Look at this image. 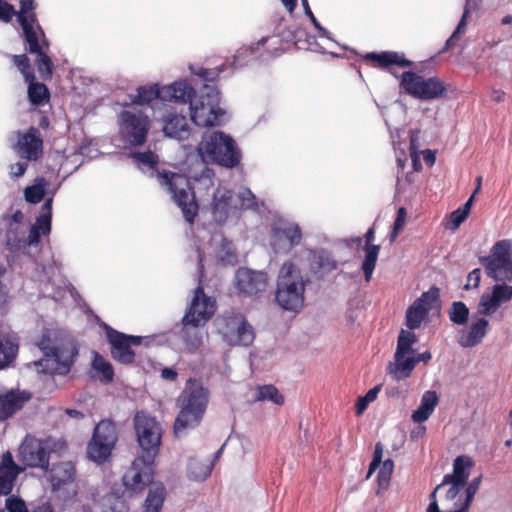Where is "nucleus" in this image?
<instances>
[{
  "label": "nucleus",
  "mask_w": 512,
  "mask_h": 512,
  "mask_svg": "<svg viewBox=\"0 0 512 512\" xmlns=\"http://www.w3.org/2000/svg\"><path fill=\"white\" fill-rule=\"evenodd\" d=\"M226 68L221 63L214 68L194 70V125L203 128L220 127L226 122V110L220 106L219 75Z\"/></svg>",
  "instance_id": "f257e3e1"
},
{
  "label": "nucleus",
  "mask_w": 512,
  "mask_h": 512,
  "mask_svg": "<svg viewBox=\"0 0 512 512\" xmlns=\"http://www.w3.org/2000/svg\"><path fill=\"white\" fill-rule=\"evenodd\" d=\"M35 345L42 353V358L32 363L38 373L65 375L70 371L77 349L63 332L45 329Z\"/></svg>",
  "instance_id": "f03ea898"
},
{
  "label": "nucleus",
  "mask_w": 512,
  "mask_h": 512,
  "mask_svg": "<svg viewBox=\"0 0 512 512\" xmlns=\"http://www.w3.org/2000/svg\"><path fill=\"white\" fill-rule=\"evenodd\" d=\"M139 169L156 178L160 186L166 188L172 194V198L178 207L181 208L185 220L192 224V211L188 190L191 189L190 180L187 176L170 171H160L157 167L158 156L152 151L138 152L131 155Z\"/></svg>",
  "instance_id": "7ed1b4c3"
},
{
  "label": "nucleus",
  "mask_w": 512,
  "mask_h": 512,
  "mask_svg": "<svg viewBox=\"0 0 512 512\" xmlns=\"http://www.w3.org/2000/svg\"><path fill=\"white\" fill-rule=\"evenodd\" d=\"M203 162L234 168L241 162V151L235 140L219 130H207L196 147Z\"/></svg>",
  "instance_id": "20e7f679"
},
{
  "label": "nucleus",
  "mask_w": 512,
  "mask_h": 512,
  "mask_svg": "<svg viewBox=\"0 0 512 512\" xmlns=\"http://www.w3.org/2000/svg\"><path fill=\"white\" fill-rule=\"evenodd\" d=\"M306 282L300 269L292 262H284L279 270L275 301L285 311L298 312L304 305Z\"/></svg>",
  "instance_id": "39448f33"
},
{
  "label": "nucleus",
  "mask_w": 512,
  "mask_h": 512,
  "mask_svg": "<svg viewBox=\"0 0 512 512\" xmlns=\"http://www.w3.org/2000/svg\"><path fill=\"white\" fill-rule=\"evenodd\" d=\"M399 79V87L405 94L422 101L444 98L449 88L437 76L424 77L413 71H404Z\"/></svg>",
  "instance_id": "423d86ee"
},
{
  "label": "nucleus",
  "mask_w": 512,
  "mask_h": 512,
  "mask_svg": "<svg viewBox=\"0 0 512 512\" xmlns=\"http://www.w3.org/2000/svg\"><path fill=\"white\" fill-rule=\"evenodd\" d=\"M217 332L229 346H249L255 339L254 329L241 313L226 312L215 320Z\"/></svg>",
  "instance_id": "0eeeda50"
},
{
  "label": "nucleus",
  "mask_w": 512,
  "mask_h": 512,
  "mask_svg": "<svg viewBox=\"0 0 512 512\" xmlns=\"http://www.w3.org/2000/svg\"><path fill=\"white\" fill-rule=\"evenodd\" d=\"M187 103L189 114L192 117V86L187 81H175L170 85L143 86L138 89L137 104L150 103L153 100Z\"/></svg>",
  "instance_id": "6e6552de"
},
{
  "label": "nucleus",
  "mask_w": 512,
  "mask_h": 512,
  "mask_svg": "<svg viewBox=\"0 0 512 512\" xmlns=\"http://www.w3.org/2000/svg\"><path fill=\"white\" fill-rule=\"evenodd\" d=\"M134 428L138 444L142 449L141 456H145L147 462H154L161 445L162 428L160 423L154 417L141 411L134 417Z\"/></svg>",
  "instance_id": "1a4fd4ad"
},
{
  "label": "nucleus",
  "mask_w": 512,
  "mask_h": 512,
  "mask_svg": "<svg viewBox=\"0 0 512 512\" xmlns=\"http://www.w3.org/2000/svg\"><path fill=\"white\" fill-rule=\"evenodd\" d=\"M486 274L495 281L512 280V241L503 239L497 241L491 248L490 254L481 258Z\"/></svg>",
  "instance_id": "9d476101"
},
{
  "label": "nucleus",
  "mask_w": 512,
  "mask_h": 512,
  "mask_svg": "<svg viewBox=\"0 0 512 512\" xmlns=\"http://www.w3.org/2000/svg\"><path fill=\"white\" fill-rule=\"evenodd\" d=\"M417 342V336L411 330L401 329L398 338L394 361L389 362L387 371L397 381L410 377L413 371V360L410 355L415 353L413 345Z\"/></svg>",
  "instance_id": "9b49d317"
},
{
  "label": "nucleus",
  "mask_w": 512,
  "mask_h": 512,
  "mask_svg": "<svg viewBox=\"0 0 512 512\" xmlns=\"http://www.w3.org/2000/svg\"><path fill=\"white\" fill-rule=\"evenodd\" d=\"M120 134L133 146H140L146 141L149 129L148 117L136 108L124 110L119 118Z\"/></svg>",
  "instance_id": "f8f14e48"
},
{
  "label": "nucleus",
  "mask_w": 512,
  "mask_h": 512,
  "mask_svg": "<svg viewBox=\"0 0 512 512\" xmlns=\"http://www.w3.org/2000/svg\"><path fill=\"white\" fill-rule=\"evenodd\" d=\"M116 441L117 431L115 424L108 420L99 422L87 447L89 459L97 463L104 462L111 454Z\"/></svg>",
  "instance_id": "ddd939ff"
},
{
  "label": "nucleus",
  "mask_w": 512,
  "mask_h": 512,
  "mask_svg": "<svg viewBox=\"0 0 512 512\" xmlns=\"http://www.w3.org/2000/svg\"><path fill=\"white\" fill-rule=\"evenodd\" d=\"M474 461L470 456L460 455L453 461V472L443 477L442 485H449L446 500H455L467 484Z\"/></svg>",
  "instance_id": "4468645a"
},
{
  "label": "nucleus",
  "mask_w": 512,
  "mask_h": 512,
  "mask_svg": "<svg viewBox=\"0 0 512 512\" xmlns=\"http://www.w3.org/2000/svg\"><path fill=\"white\" fill-rule=\"evenodd\" d=\"M35 8L36 3L34 0H21L20 10L16 11V14L14 15L17 17V20L22 28V36L26 43L30 46L31 51H35L37 47L35 41L36 34H41L43 37V44L48 46V43L44 39V32L39 25L36 14L34 12Z\"/></svg>",
  "instance_id": "2eb2a0df"
},
{
  "label": "nucleus",
  "mask_w": 512,
  "mask_h": 512,
  "mask_svg": "<svg viewBox=\"0 0 512 512\" xmlns=\"http://www.w3.org/2000/svg\"><path fill=\"white\" fill-rule=\"evenodd\" d=\"M153 462H147L145 456L137 457L131 464V467L123 475V484L131 492H140L152 482Z\"/></svg>",
  "instance_id": "dca6fc26"
},
{
  "label": "nucleus",
  "mask_w": 512,
  "mask_h": 512,
  "mask_svg": "<svg viewBox=\"0 0 512 512\" xmlns=\"http://www.w3.org/2000/svg\"><path fill=\"white\" fill-rule=\"evenodd\" d=\"M438 288H431L417 298L406 311V326L409 330L419 328L422 322L428 317L433 304L438 300Z\"/></svg>",
  "instance_id": "f3484780"
},
{
  "label": "nucleus",
  "mask_w": 512,
  "mask_h": 512,
  "mask_svg": "<svg viewBox=\"0 0 512 512\" xmlns=\"http://www.w3.org/2000/svg\"><path fill=\"white\" fill-rule=\"evenodd\" d=\"M235 287L239 294L257 296L267 288V275L264 272L239 268L235 274Z\"/></svg>",
  "instance_id": "a211bd4d"
},
{
  "label": "nucleus",
  "mask_w": 512,
  "mask_h": 512,
  "mask_svg": "<svg viewBox=\"0 0 512 512\" xmlns=\"http://www.w3.org/2000/svg\"><path fill=\"white\" fill-rule=\"evenodd\" d=\"M107 337L111 344L112 357L122 364H131L135 358L131 346L139 345L141 337L127 336L111 328L108 329Z\"/></svg>",
  "instance_id": "6ab92c4d"
},
{
  "label": "nucleus",
  "mask_w": 512,
  "mask_h": 512,
  "mask_svg": "<svg viewBox=\"0 0 512 512\" xmlns=\"http://www.w3.org/2000/svg\"><path fill=\"white\" fill-rule=\"evenodd\" d=\"M3 222L7 226V249L11 252H24V239L28 231V224L24 221V214L17 210L11 217H5Z\"/></svg>",
  "instance_id": "aec40b11"
},
{
  "label": "nucleus",
  "mask_w": 512,
  "mask_h": 512,
  "mask_svg": "<svg viewBox=\"0 0 512 512\" xmlns=\"http://www.w3.org/2000/svg\"><path fill=\"white\" fill-rule=\"evenodd\" d=\"M22 462L30 467L47 469L49 458L46 444L36 438H26L20 446Z\"/></svg>",
  "instance_id": "412c9836"
},
{
  "label": "nucleus",
  "mask_w": 512,
  "mask_h": 512,
  "mask_svg": "<svg viewBox=\"0 0 512 512\" xmlns=\"http://www.w3.org/2000/svg\"><path fill=\"white\" fill-rule=\"evenodd\" d=\"M217 301L214 297L205 294L201 285L194 289L193 324L194 328L203 327L215 315Z\"/></svg>",
  "instance_id": "4be33fe9"
},
{
  "label": "nucleus",
  "mask_w": 512,
  "mask_h": 512,
  "mask_svg": "<svg viewBox=\"0 0 512 512\" xmlns=\"http://www.w3.org/2000/svg\"><path fill=\"white\" fill-rule=\"evenodd\" d=\"M52 216V198L45 200L42 205V213L37 217L36 222L32 226H28V235L24 239V253L30 246L37 245L40 239V233L46 235L51 230Z\"/></svg>",
  "instance_id": "5701e85b"
},
{
  "label": "nucleus",
  "mask_w": 512,
  "mask_h": 512,
  "mask_svg": "<svg viewBox=\"0 0 512 512\" xmlns=\"http://www.w3.org/2000/svg\"><path fill=\"white\" fill-rule=\"evenodd\" d=\"M237 206L232 190L218 187L213 193L212 214L218 223H224L230 214L236 213Z\"/></svg>",
  "instance_id": "b1692460"
},
{
  "label": "nucleus",
  "mask_w": 512,
  "mask_h": 512,
  "mask_svg": "<svg viewBox=\"0 0 512 512\" xmlns=\"http://www.w3.org/2000/svg\"><path fill=\"white\" fill-rule=\"evenodd\" d=\"M42 139L36 128H30L28 132H18V141L15 145L17 154L27 160H37L42 154Z\"/></svg>",
  "instance_id": "393cba45"
},
{
  "label": "nucleus",
  "mask_w": 512,
  "mask_h": 512,
  "mask_svg": "<svg viewBox=\"0 0 512 512\" xmlns=\"http://www.w3.org/2000/svg\"><path fill=\"white\" fill-rule=\"evenodd\" d=\"M363 61L379 69L390 70L391 66L411 67L413 62L403 53L396 51L370 52L363 56Z\"/></svg>",
  "instance_id": "a878e982"
},
{
  "label": "nucleus",
  "mask_w": 512,
  "mask_h": 512,
  "mask_svg": "<svg viewBox=\"0 0 512 512\" xmlns=\"http://www.w3.org/2000/svg\"><path fill=\"white\" fill-rule=\"evenodd\" d=\"M20 472L21 468L14 462L12 454L6 451L0 462V496H7L12 492Z\"/></svg>",
  "instance_id": "bb28decb"
},
{
  "label": "nucleus",
  "mask_w": 512,
  "mask_h": 512,
  "mask_svg": "<svg viewBox=\"0 0 512 512\" xmlns=\"http://www.w3.org/2000/svg\"><path fill=\"white\" fill-rule=\"evenodd\" d=\"M186 384H192V379H188ZM177 405L180 412L174 423V433L180 437L192 419V390L189 387L178 397Z\"/></svg>",
  "instance_id": "cd10ccee"
},
{
  "label": "nucleus",
  "mask_w": 512,
  "mask_h": 512,
  "mask_svg": "<svg viewBox=\"0 0 512 512\" xmlns=\"http://www.w3.org/2000/svg\"><path fill=\"white\" fill-rule=\"evenodd\" d=\"M30 399V394L26 391L11 390L0 395V420L10 418L14 413L20 410Z\"/></svg>",
  "instance_id": "c85d7f7f"
},
{
  "label": "nucleus",
  "mask_w": 512,
  "mask_h": 512,
  "mask_svg": "<svg viewBox=\"0 0 512 512\" xmlns=\"http://www.w3.org/2000/svg\"><path fill=\"white\" fill-rule=\"evenodd\" d=\"M364 239L365 257L362 262L361 268L363 270L365 280L369 282L371 280L373 271L376 266L377 258L380 252V245L373 244V241L375 239L374 225L367 230V232L364 235Z\"/></svg>",
  "instance_id": "c756f323"
},
{
  "label": "nucleus",
  "mask_w": 512,
  "mask_h": 512,
  "mask_svg": "<svg viewBox=\"0 0 512 512\" xmlns=\"http://www.w3.org/2000/svg\"><path fill=\"white\" fill-rule=\"evenodd\" d=\"M489 329V321L485 318H478L471 323L467 331H462L458 343L463 348H472L480 344Z\"/></svg>",
  "instance_id": "7c9ffc66"
},
{
  "label": "nucleus",
  "mask_w": 512,
  "mask_h": 512,
  "mask_svg": "<svg viewBox=\"0 0 512 512\" xmlns=\"http://www.w3.org/2000/svg\"><path fill=\"white\" fill-rule=\"evenodd\" d=\"M164 122L163 131L168 137L178 140L187 139L189 137L190 131L187 120L183 115L169 114V116L164 119Z\"/></svg>",
  "instance_id": "2f4dec72"
},
{
  "label": "nucleus",
  "mask_w": 512,
  "mask_h": 512,
  "mask_svg": "<svg viewBox=\"0 0 512 512\" xmlns=\"http://www.w3.org/2000/svg\"><path fill=\"white\" fill-rule=\"evenodd\" d=\"M482 475L473 478L470 482L467 481L466 486L461 491L459 496L453 500V505L456 506V512H468L473 502L475 494L481 485Z\"/></svg>",
  "instance_id": "473e14b6"
},
{
  "label": "nucleus",
  "mask_w": 512,
  "mask_h": 512,
  "mask_svg": "<svg viewBox=\"0 0 512 512\" xmlns=\"http://www.w3.org/2000/svg\"><path fill=\"white\" fill-rule=\"evenodd\" d=\"M49 478L53 489H59L74 481L75 467L71 462H60L52 467Z\"/></svg>",
  "instance_id": "72a5a7b5"
},
{
  "label": "nucleus",
  "mask_w": 512,
  "mask_h": 512,
  "mask_svg": "<svg viewBox=\"0 0 512 512\" xmlns=\"http://www.w3.org/2000/svg\"><path fill=\"white\" fill-rule=\"evenodd\" d=\"M438 404V396L435 391L428 390L424 392L421 398L420 405L412 413V420L415 423H422L426 421L433 413Z\"/></svg>",
  "instance_id": "f704fd0d"
},
{
  "label": "nucleus",
  "mask_w": 512,
  "mask_h": 512,
  "mask_svg": "<svg viewBox=\"0 0 512 512\" xmlns=\"http://www.w3.org/2000/svg\"><path fill=\"white\" fill-rule=\"evenodd\" d=\"M39 35L40 34L35 35V41L37 44L35 51H31L29 45H28V51L31 54L37 55L36 65H37L38 71L41 74V76L45 78V77H50L52 75V62H51V59L49 58V56L43 51V48L39 43Z\"/></svg>",
  "instance_id": "c9c22d12"
},
{
  "label": "nucleus",
  "mask_w": 512,
  "mask_h": 512,
  "mask_svg": "<svg viewBox=\"0 0 512 512\" xmlns=\"http://www.w3.org/2000/svg\"><path fill=\"white\" fill-rule=\"evenodd\" d=\"M194 424L199 423L202 419V415L204 414L208 401H209V392L207 389L202 386H196L194 382Z\"/></svg>",
  "instance_id": "e433bc0d"
},
{
  "label": "nucleus",
  "mask_w": 512,
  "mask_h": 512,
  "mask_svg": "<svg viewBox=\"0 0 512 512\" xmlns=\"http://www.w3.org/2000/svg\"><path fill=\"white\" fill-rule=\"evenodd\" d=\"M18 345L6 336H0V369L7 367L16 357Z\"/></svg>",
  "instance_id": "4c0bfd02"
},
{
  "label": "nucleus",
  "mask_w": 512,
  "mask_h": 512,
  "mask_svg": "<svg viewBox=\"0 0 512 512\" xmlns=\"http://www.w3.org/2000/svg\"><path fill=\"white\" fill-rule=\"evenodd\" d=\"M234 200L236 202L238 212L243 210H259L257 198L249 188H244L237 194L234 193Z\"/></svg>",
  "instance_id": "58836bf2"
},
{
  "label": "nucleus",
  "mask_w": 512,
  "mask_h": 512,
  "mask_svg": "<svg viewBox=\"0 0 512 512\" xmlns=\"http://www.w3.org/2000/svg\"><path fill=\"white\" fill-rule=\"evenodd\" d=\"M224 446L219 448L212 456V458L198 463L194 467V481H205L210 475L215 466L216 461L220 457Z\"/></svg>",
  "instance_id": "ea45409f"
},
{
  "label": "nucleus",
  "mask_w": 512,
  "mask_h": 512,
  "mask_svg": "<svg viewBox=\"0 0 512 512\" xmlns=\"http://www.w3.org/2000/svg\"><path fill=\"white\" fill-rule=\"evenodd\" d=\"M164 501V488L157 486L149 490L144 505V512H160Z\"/></svg>",
  "instance_id": "a19ab883"
},
{
  "label": "nucleus",
  "mask_w": 512,
  "mask_h": 512,
  "mask_svg": "<svg viewBox=\"0 0 512 512\" xmlns=\"http://www.w3.org/2000/svg\"><path fill=\"white\" fill-rule=\"evenodd\" d=\"M256 400H269L277 405H282L285 401L284 396L280 394L279 390L274 385L259 386L256 391Z\"/></svg>",
  "instance_id": "79ce46f5"
},
{
  "label": "nucleus",
  "mask_w": 512,
  "mask_h": 512,
  "mask_svg": "<svg viewBox=\"0 0 512 512\" xmlns=\"http://www.w3.org/2000/svg\"><path fill=\"white\" fill-rule=\"evenodd\" d=\"M449 319L457 325H464L469 318V309L464 302L455 301L448 311Z\"/></svg>",
  "instance_id": "37998d69"
},
{
  "label": "nucleus",
  "mask_w": 512,
  "mask_h": 512,
  "mask_svg": "<svg viewBox=\"0 0 512 512\" xmlns=\"http://www.w3.org/2000/svg\"><path fill=\"white\" fill-rule=\"evenodd\" d=\"M92 367L94 370L101 373L100 380L102 382L109 383L113 380L114 371L112 365L101 355L95 353Z\"/></svg>",
  "instance_id": "c03bdc74"
},
{
  "label": "nucleus",
  "mask_w": 512,
  "mask_h": 512,
  "mask_svg": "<svg viewBox=\"0 0 512 512\" xmlns=\"http://www.w3.org/2000/svg\"><path fill=\"white\" fill-rule=\"evenodd\" d=\"M380 465L381 467L377 475V482L380 489H386L390 484L394 469V462L392 459H386Z\"/></svg>",
  "instance_id": "a18cd8bd"
},
{
  "label": "nucleus",
  "mask_w": 512,
  "mask_h": 512,
  "mask_svg": "<svg viewBox=\"0 0 512 512\" xmlns=\"http://www.w3.org/2000/svg\"><path fill=\"white\" fill-rule=\"evenodd\" d=\"M28 96L33 104L39 105L48 96V89L42 83H34L30 81L28 87Z\"/></svg>",
  "instance_id": "49530a36"
},
{
  "label": "nucleus",
  "mask_w": 512,
  "mask_h": 512,
  "mask_svg": "<svg viewBox=\"0 0 512 512\" xmlns=\"http://www.w3.org/2000/svg\"><path fill=\"white\" fill-rule=\"evenodd\" d=\"M275 233L285 237L292 246L299 244L302 238L301 229L298 225H287L283 228H278L275 230Z\"/></svg>",
  "instance_id": "de8ad7c7"
},
{
  "label": "nucleus",
  "mask_w": 512,
  "mask_h": 512,
  "mask_svg": "<svg viewBox=\"0 0 512 512\" xmlns=\"http://www.w3.org/2000/svg\"><path fill=\"white\" fill-rule=\"evenodd\" d=\"M13 62L26 81L34 79L33 73L30 71V60L26 54L12 55Z\"/></svg>",
  "instance_id": "09e8293b"
},
{
  "label": "nucleus",
  "mask_w": 512,
  "mask_h": 512,
  "mask_svg": "<svg viewBox=\"0 0 512 512\" xmlns=\"http://www.w3.org/2000/svg\"><path fill=\"white\" fill-rule=\"evenodd\" d=\"M499 306L492 294H483L478 304V313L491 315Z\"/></svg>",
  "instance_id": "8fccbe9b"
},
{
  "label": "nucleus",
  "mask_w": 512,
  "mask_h": 512,
  "mask_svg": "<svg viewBox=\"0 0 512 512\" xmlns=\"http://www.w3.org/2000/svg\"><path fill=\"white\" fill-rule=\"evenodd\" d=\"M493 297L499 305L512 299V286L496 284L492 288Z\"/></svg>",
  "instance_id": "3c124183"
},
{
  "label": "nucleus",
  "mask_w": 512,
  "mask_h": 512,
  "mask_svg": "<svg viewBox=\"0 0 512 512\" xmlns=\"http://www.w3.org/2000/svg\"><path fill=\"white\" fill-rule=\"evenodd\" d=\"M317 264L319 268L325 271H332L336 269L337 262L331 257L327 251H320L317 255Z\"/></svg>",
  "instance_id": "603ef678"
},
{
  "label": "nucleus",
  "mask_w": 512,
  "mask_h": 512,
  "mask_svg": "<svg viewBox=\"0 0 512 512\" xmlns=\"http://www.w3.org/2000/svg\"><path fill=\"white\" fill-rule=\"evenodd\" d=\"M5 508L8 512H29L24 500L14 496L6 499Z\"/></svg>",
  "instance_id": "864d4df0"
},
{
  "label": "nucleus",
  "mask_w": 512,
  "mask_h": 512,
  "mask_svg": "<svg viewBox=\"0 0 512 512\" xmlns=\"http://www.w3.org/2000/svg\"><path fill=\"white\" fill-rule=\"evenodd\" d=\"M44 196V189L41 186L34 185L26 188L25 198L30 203H39Z\"/></svg>",
  "instance_id": "5fc2aeb1"
},
{
  "label": "nucleus",
  "mask_w": 512,
  "mask_h": 512,
  "mask_svg": "<svg viewBox=\"0 0 512 512\" xmlns=\"http://www.w3.org/2000/svg\"><path fill=\"white\" fill-rule=\"evenodd\" d=\"M16 14L14 7L7 1L0 0V21L9 23Z\"/></svg>",
  "instance_id": "6e6d98bb"
},
{
  "label": "nucleus",
  "mask_w": 512,
  "mask_h": 512,
  "mask_svg": "<svg viewBox=\"0 0 512 512\" xmlns=\"http://www.w3.org/2000/svg\"><path fill=\"white\" fill-rule=\"evenodd\" d=\"M302 3L304 6L305 14L310 18L314 27L319 31L320 36L328 37L329 32L324 27H322L321 24L318 22V20L316 19V17L314 16L313 12L309 7L308 1L302 0Z\"/></svg>",
  "instance_id": "4d7b16f0"
},
{
  "label": "nucleus",
  "mask_w": 512,
  "mask_h": 512,
  "mask_svg": "<svg viewBox=\"0 0 512 512\" xmlns=\"http://www.w3.org/2000/svg\"><path fill=\"white\" fill-rule=\"evenodd\" d=\"M444 486H445V485H442V482H441V483H440L439 485H437V486L435 487V489L430 493V495H429L430 503H429V505H428V507H427V509H426V512H443V511L440 509L439 505H438V502H437V499H436V494H437V491H438L440 488L444 487ZM453 507H454V509H453L452 511H449V512H456V506H454V505H453Z\"/></svg>",
  "instance_id": "13d9d810"
},
{
  "label": "nucleus",
  "mask_w": 512,
  "mask_h": 512,
  "mask_svg": "<svg viewBox=\"0 0 512 512\" xmlns=\"http://www.w3.org/2000/svg\"><path fill=\"white\" fill-rule=\"evenodd\" d=\"M467 214L465 210H460L459 208L453 211L450 215V223L451 228L456 229L458 228L467 218Z\"/></svg>",
  "instance_id": "bf43d9fd"
},
{
  "label": "nucleus",
  "mask_w": 512,
  "mask_h": 512,
  "mask_svg": "<svg viewBox=\"0 0 512 512\" xmlns=\"http://www.w3.org/2000/svg\"><path fill=\"white\" fill-rule=\"evenodd\" d=\"M480 279L481 270L479 268L472 270L467 276V283L464 288L467 290L470 288H477L479 286Z\"/></svg>",
  "instance_id": "052dcab7"
},
{
  "label": "nucleus",
  "mask_w": 512,
  "mask_h": 512,
  "mask_svg": "<svg viewBox=\"0 0 512 512\" xmlns=\"http://www.w3.org/2000/svg\"><path fill=\"white\" fill-rule=\"evenodd\" d=\"M432 358V355L429 351H425L423 353H414L413 355H410V359H412L413 362V369L416 367V365L420 362L428 363Z\"/></svg>",
  "instance_id": "680f3d73"
},
{
  "label": "nucleus",
  "mask_w": 512,
  "mask_h": 512,
  "mask_svg": "<svg viewBox=\"0 0 512 512\" xmlns=\"http://www.w3.org/2000/svg\"><path fill=\"white\" fill-rule=\"evenodd\" d=\"M27 167L28 164L26 162H17L12 164L10 166V174L13 177H20L25 173Z\"/></svg>",
  "instance_id": "e2e57ef3"
},
{
  "label": "nucleus",
  "mask_w": 512,
  "mask_h": 512,
  "mask_svg": "<svg viewBox=\"0 0 512 512\" xmlns=\"http://www.w3.org/2000/svg\"><path fill=\"white\" fill-rule=\"evenodd\" d=\"M406 216H407V213H406L405 208H403V207L399 208L397 211L396 219L394 221V225H393L395 227V230L403 229L405 220H406Z\"/></svg>",
  "instance_id": "0e129e2a"
},
{
  "label": "nucleus",
  "mask_w": 512,
  "mask_h": 512,
  "mask_svg": "<svg viewBox=\"0 0 512 512\" xmlns=\"http://www.w3.org/2000/svg\"><path fill=\"white\" fill-rule=\"evenodd\" d=\"M460 37L456 33H452V35L446 40V43L440 53H445L453 48L457 41H459Z\"/></svg>",
  "instance_id": "69168bd1"
},
{
  "label": "nucleus",
  "mask_w": 512,
  "mask_h": 512,
  "mask_svg": "<svg viewBox=\"0 0 512 512\" xmlns=\"http://www.w3.org/2000/svg\"><path fill=\"white\" fill-rule=\"evenodd\" d=\"M380 391L381 385H376L365 394V400H367L369 403L374 401L377 398Z\"/></svg>",
  "instance_id": "338daca9"
},
{
  "label": "nucleus",
  "mask_w": 512,
  "mask_h": 512,
  "mask_svg": "<svg viewBox=\"0 0 512 512\" xmlns=\"http://www.w3.org/2000/svg\"><path fill=\"white\" fill-rule=\"evenodd\" d=\"M505 92L501 89H493L491 92V100L497 103L503 102L505 100Z\"/></svg>",
  "instance_id": "774afa93"
}]
</instances>
